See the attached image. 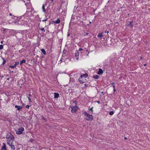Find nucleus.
Segmentation results:
<instances>
[{"label":"nucleus","mask_w":150,"mask_h":150,"mask_svg":"<svg viewBox=\"0 0 150 150\" xmlns=\"http://www.w3.org/2000/svg\"><path fill=\"white\" fill-rule=\"evenodd\" d=\"M113 87L114 89L115 88V85H113Z\"/></svg>","instance_id":"obj_34"},{"label":"nucleus","mask_w":150,"mask_h":150,"mask_svg":"<svg viewBox=\"0 0 150 150\" xmlns=\"http://www.w3.org/2000/svg\"><path fill=\"white\" fill-rule=\"evenodd\" d=\"M1 44H3V41H1Z\"/></svg>","instance_id":"obj_36"},{"label":"nucleus","mask_w":150,"mask_h":150,"mask_svg":"<svg viewBox=\"0 0 150 150\" xmlns=\"http://www.w3.org/2000/svg\"><path fill=\"white\" fill-rule=\"evenodd\" d=\"M29 106L28 105H27L25 106V108H29Z\"/></svg>","instance_id":"obj_27"},{"label":"nucleus","mask_w":150,"mask_h":150,"mask_svg":"<svg viewBox=\"0 0 150 150\" xmlns=\"http://www.w3.org/2000/svg\"><path fill=\"white\" fill-rule=\"evenodd\" d=\"M28 99L31 102V100L30 98L29 97H28Z\"/></svg>","instance_id":"obj_30"},{"label":"nucleus","mask_w":150,"mask_h":150,"mask_svg":"<svg viewBox=\"0 0 150 150\" xmlns=\"http://www.w3.org/2000/svg\"><path fill=\"white\" fill-rule=\"evenodd\" d=\"M114 114V112L113 111H111L109 112V115H112Z\"/></svg>","instance_id":"obj_21"},{"label":"nucleus","mask_w":150,"mask_h":150,"mask_svg":"<svg viewBox=\"0 0 150 150\" xmlns=\"http://www.w3.org/2000/svg\"><path fill=\"white\" fill-rule=\"evenodd\" d=\"M6 62V61L5 60H4L3 61V63H2V64L4 65L5 63Z\"/></svg>","instance_id":"obj_25"},{"label":"nucleus","mask_w":150,"mask_h":150,"mask_svg":"<svg viewBox=\"0 0 150 150\" xmlns=\"http://www.w3.org/2000/svg\"><path fill=\"white\" fill-rule=\"evenodd\" d=\"M85 86H87V85L86 84H85Z\"/></svg>","instance_id":"obj_43"},{"label":"nucleus","mask_w":150,"mask_h":150,"mask_svg":"<svg viewBox=\"0 0 150 150\" xmlns=\"http://www.w3.org/2000/svg\"><path fill=\"white\" fill-rule=\"evenodd\" d=\"M77 52L75 53V56L77 57L79 55V52L77 51H76Z\"/></svg>","instance_id":"obj_19"},{"label":"nucleus","mask_w":150,"mask_h":150,"mask_svg":"<svg viewBox=\"0 0 150 150\" xmlns=\"http://www.w3.org/2000/svg\"><path fill=\"white\" fill-rule=\"evenodd\" d=\"M25 60H22L20 63V65H22V64L23 63H25Z\"/></svg>","instance_id":"obj_16"},{"label":"nucleus","mask_w":150,"mask_h":150,"mask_svg":"<svg viewBox=\"0 0 150 150\" xmlns=\"http://www.w3.org/2000/svg\"><path fill=\"white\" fill-rule=\"evenodd\" d=\"M41 51L43 54H44L45 55L46 54V52L45 51V50L44 49H42L41 50Z\"/></svg>","instance_id":"obj_15"},{"label":"nucleus","mask_w":150,"mask_h":150,"mask_svg":"<svg viewBox=\"0 0 150 150\" xmlns=\"http://www.w3.org/2000/svg\"><path fill=\"white\" fill-rule=\"evenodd\" d=\"M3 48V45H0V50L2 49Z\"/></svg>","instance_id":"obj_23"},{"label":"nucleus","mask_w":150,"mask_h":150,"mask_svg":"<svg viewBox=\"0 0 150 150\" xmlns=\"http://www.w3.org/2000/svg\"><path fill=\"white\" fill-rule=\"evenodd\" d=\"M93 107H92L91 108L89 109V110H91L92 112H93Z\"/></svg>","instance_id":"obj_24"},{"label":"nucleus","mask_w":150,"mask_h":150,"mask_svg":"<svg viewBox=\"0 0 150 150\" xmlns=\"http://www.w3.org/2000/svg\"><path fill=\"white\" fill-rule=\"evenodd\" d=\"M10 146H11V149L13 150H14L15 149V147L14 145H13V142L11 143V144H8Z\"/></svg>","instance_id":"obj_10"},{"label":"nucleus","mask_w":150,"mask_h":150,"mask_svg":"<svg viewBox=\"0 0 150 150\" xmlns=\"http://www.w3.org/2000/svg\"><path fill=\"white\" fill-rule=\"evenodd\" d=\"M6 145L5 143H3V146L2 147L1 149V150H6Z\"/></svg>","instance_id":"obj_8"},{"label":"nucleus","mask_w":150,"mask_h":150,"mask_svg":"<svg viewBox=\"0 0 150 150\" xmlns=\"http://www.w3.org/2000/svg\"><path fill=\"white\" fill-rule=\"evenodd\" d=\"M84 114H85V115L87 117H88V116L89 115H90L88 113H87L86 112H84Z\"/></svg>","instance_id":"obj_20"},{"label":"nucleus","mask_w":150,"mask_h":150,"mask_svg":"<svg viewBox=\"0 0 150 150\" xmlns=\"http://www.w3.org/2000/svg\"><path fill=\"white\" fill-rule=\"evenodd\" d=\"M85 119L87 120H92L93 119V117L92 115H90L88 117H87Z\"/></svg>","instance_id":"obj_3"},{"label":"nucleus","mask_w":150,"mask_h":150,"mask_svg":"<svg viewBox=\"0 0 150 150\" xmlns=\"http://www.w3.org/2000/svg\"><path fill=\"white\" fill-rule=\"evenodd\" d=\"M19 64V62H16L14 66H16L18 65Z\"/></svg>","instance_id":"obj_22"},{"label":"nucleus","mask_w":150,"mask_h":150,"mask_svg":"<svg viewBox=\"0 0 150 150\" xmlns=\"http://www.w3.org/2000/svg\"><path fill=\"white\" fill-rule=\"evenodd\" d=\"M7 79V80H9V78H8V79Z\"/></svg>","instance_id":"obj_46"},{"label":"nucleus","mask_w":150,"mask_h":150,"mask_svg":"<svg viewBox=\"0 0 150 150\" xmlns=\"http://www.w3.org/2000/svg\"><path fill=\"white\" fill-rule=\"evenodd\" d=\"M86 35H88V33H86Z\"/></svg>","instance_id":"obj_45"},{"label":"nucleus","mask_w":150,"mask_h":150,"mask_svg":"<svg viewBox=\"0 0 150 150\" xmlns=\"http://www.w3.org/2000/svg\"><path fill=\"white\" fill-rule=\"evenodd\" d=\"M60 21L59 19H58L54 22V23H60Z\"/></svg>","instance_id":"obj_17"},{"label":"nucleus","mask_w":150,"mask_h":150,"mask_svg":"<svg viewBox=\"0 0 150 150\" xmlns=\"http://www.w3.org/2000/svg\"><path fill=\"white\" fill-rule=\"evenodd\" d=\"M9 15H10V16H12V14L11 13H10L9 14Z\"/></svg>","instance_id":"obj_39"},{"label":"nucleus","mask_w":150,"mask_h":150,"mask_svg":"<svg viewBox=\"0 0 150 150\" xmlns=\"http://www.w3.org/2000/svg\"><path fill=\"white\" fill-rule=\"evenodd\" d=\"M42 9L43 12L45 13L46 11H45V8L44 5H43L42 6Z\"/></svg>","instance_id":"obj_18"},{"label":"nucleus","mask_w":150,"mask_h":150,"mask_svg":"<svg viewBox=\"0 0 150 150\" xmlns=\"http://www.w3.org/2000/svg\"><path fill=\"white\" fill-rule=\"evenodd\" d=\"M78 59H79V58H78V57L77 58H76V59L77 60H78Z\"/></svg>","instance_id":"obj_41"},{"label":"nucleus","mask_w":150,"mask_h":150,"mask_svg":"<svg viewBox=\"0 0 150 150\" xmlns=\"http://www.w3.org/2000/svg\"><path fill=\"white\" fill-rule=\"evenodd\" d=\"M103 73V70L101 69H99V71L98 72V74H102Z\"/></svg>","instance_id":"obj_7"},{"label":"nucleus","mask_w":150,"mask_h":150,"mask_svg":"<svg viewBox=\"0 0 150 150\" xmlns=\"http://www.w3.org/2000/svg\"><path fill=\"white\" fill-rule=\"evenodd\" d=\"M15 107L17 108V109L18 111L20 110L22 108V107L21 106H19L17 105L15 106Z\"/></svg>","instance_id":"obj_6"},{"label":"nucleus","mask_w":150,"mask_h":150,"mask_svg":"<svg viewBox=\"0 0 150 150\" xmlns=\"http://www.w3.org/2000/svg\"><path fill=\"white\" fill-rule=\"evenodd\" d=\"M5 29H4V31H5Z\"/></svg>","instance_id":"obj_47"},{"label":"nucleus","mask_w":150,"mask_h":150,"mask_svg":"<svg viewBox=\"0 0 150 150\" xmlns=\"http://www.w3.org/2000/svg\"><path fill=\"white\" fill-rule=\"evenodd\" d=\"M115 24L116 25H118V22H117L115 23Z\"/></svg>","instance_id":"obj_33"},{"label":"nucleus","mask_w":150,"mask_h":150,"mask_svg":"<svg viewBox=\"0 0 150 150\" xmlns=\"http://www.w3.org/2000/svg\"><path fill=\"white\" fill-rule=\"evenodd\" d=\"M112 84L113 85H113H114L115 84V83L114 82H113L112 83Z\"/></svg>","instance_id":"obj_32"},{"label":"nucleus","mask_w":150,"mask_h":150,"mask_svg":"<svg viewBox=\"0 0 150 150\" xmlns=\"http://www.w3.org/2000/svg\"><path fill=\"white\" fill-rule=\"evenodd\" d=\"M78 109V107L77 106L73 107L72 108L71 111L72 112H76Z\"/></svg>","instance_id":"obj_4"},{"label":"nucleus","mask_w":150,"mask_h":150,"mask_svg":"<svg viewBox=\"0 0 150 150\" xmlns=\"http://www.w3.org/2000/svg\"><path fill=\"white\" fill-rule=\"evenodd\" d=\"M93 77L96 79H98L99 78V76L97 75H95L93 76Z\"/></svg>","instance_id":"obj_14"},{"label":"nucleus","mask_w":150,"mask_h":150,"mask_svg":"<svg viewBox=\"0 0 150 150\" xmlns=\"http://www.w3.org/2000/svg\"><path fill=\"white\" fill-rule=\"evenodd\" d=\"M114 92H115L116 91V89H115V88L114 89Z\"/></svg>","instance_id":"obj_37"},{"label":"nucleus","mask_w":150,"mask_h":150,"mask_svg":"<svg viewBox=\"0 0 150 150\" xmlns=\"http://www.w3.org/2000/svg\"><path fill=\"white\" fill-rule=\"evenodd\" d=\"M42 30L44 31V32L45 31V30H44V28H42L41 29Z\"/></svg>","instance_id":"obj_31"},{"label":"nucleus","mask_w":150,"mask_h":150,"mask_svg":"<svg viewBox=\"0 0 150 150\" xmlns=\"http://www.w3.org/2000/svg\"><path fill=\"white\" fill-rule=\"evenodd\" d=\"M133 21L131 22H129V23H127V26L128 27H129L131 28H132L133 27Z\"/></svg>","instance_id":"obj_5"},{"label":"nucleus","mask_w":150,"mask_h":150,"mask_svg":"<svg viewBox=\"0 0 150 150\" xmlns=\"http://www.w3.org/2000/svg\"><path fill=\"white\" fill-rule=\"evenodd\" d=\"M67 35H68V36H69L70 35V34H68Z\"/></svg>","instance_id":"obj_42"},{"label":"nucleus","mask_w":150,"mask_h":150,"mask_svg":"<svg viewBox=\"0 0 150 150\" xmlns=\"http://www.w3.org/2000/svg\"><path fill=\"white\" fill-rule=\"evenodd\" d=\"M146 64H144V66H146Z\"/></svg>","instance_id":"obj_44"},{"label":"nucleus","mask_w":150,"mask_h":150,"mask_svg":"<svg viewBox=\"0 0 150 150\" xmlns=\"http://www.w3.org/2000/svg\"><path fill=\"white\" fill-rule=\"evenodd\" d=\"M105 33H109V32L108 31H105Z\"/></svg>","instance_id":"obj_35"},{"label":"nucleus","mask_w":150,"mask_h":150,"mask_svg":"<svg viewBox=\"0 0 150 150\" xmlns=\"http://www.w3.org/2000/svg\"><path fill=\"white\" fill-rule=\"evenodd\" d=\"M103 33H99V34L97 35V37L98 38H101L103 36Z\"/></svg>","instance_id":"obj_9"},{"label":"nucleus","mask_w":150,"mask_h":150,"mask_svg":"<svg viewBox=\"0 0 150 150\" xmlns=\"http://www.w3.org/2000/svg\"><path fill=\"white\" fill-rule=\"evenodd\" d=\"M24 130V129L22 127H21L19 128L18 131L16 132V134H20L22 133Z\"/></svg>","instance_id":"obj_2"},{"label":"nucleus","mask_w":150,"mask_h":150,"mask_svg":"<svg viewBox=\"0 0 150 150\" xmlns=\"http://www.w3.org/2000/svg\"><path fill=\"white\" fill-rule=\"evenodd\" d=\"M16 67V66H9V68H15Z\"/></svg>","instance_id":"obj_26"},{"label":"nucleus","mask_w":150,"mask_h":150,"mask_svg":"<svg viewBox=\"0 0 150 150\" xmlns=\"http://www.w3.org/2000/svg\"><path fill=\"white\" fill-rule=\"evenodd\" d=\"M47 20V18H46V19H45L42 20V21L43 22H44V21H46Z\"/></svg>","instance_id":"obj_28"},{"label":"nucleus","mask_w":150,"mask_h":150,"mask_svg":"<svg viewBox=\"0 0 150 150\" xmlns=\"http://www.w3.org/2000/svg\"><path fill=\"white\" fill-rule=\"evenodd\" d=\"M97 102L98 103H100V102H99V101H97Z\"/></svg>","instance_id":"obj_40"},{"label":"nucleus","mask_w":150,"mask_h":150,"mask_svg":"<svg viewBox=\"0 0 150 150\" xmlns=\"http://www.w3.org/2000/svg\"><path fill=\"white\" fill-rule=\"evenodd\" d=\"M54 98H57L59 96V94L58 93H54Z\"/></svg>","instance_id":"obj_12"},{"label":"nucleus","mask_w":150,"mask_h":150,"mask_svg":"<svg viewBox=\"0 0 150 150\" xmlns=\"http://www.w3.org/2000/svg\"><path fill=\"white\" fill-rule=\"evenodd\" d=\"M6 138L7 140V144H11L14 139V136L11 134L8 133L6 135Z\"/></svg>","instance_id":"obj_1"},{"label":"nucleus","mask_w":150,"mask_h":150,"mask_svg":"<svg viewBox=\"0 0 150 150\" xmlns=\"http://www.w3.org/2000/svg\"><path fill=\"white\" fill-rule=\"evenodd\" d=\"M124 139H127V138L126 137H125Z\"/></svg>","instance_id":"obj_38"},{"label":"nucleus","mask_w":150,"mask_h":150,"mask_svg":"<svg viewBox=\"0 0 150 150\" xmlns=\"http://www.w3.org/2000/svg\"><path fill=\"white\" fill-rule=\"evenodd\" d=\"M79 80L80 83H82L84 82L82 80V78H81V77L79 79Z\"/></svg>","instance_id":"obj_11"},{"label":"nucleus","mask_w":150,"mask_h":150,"mask_svg":"<svg viewBox=\"0 0 150 150\" xmlns=\"http://www.w3.org/2000/svg\"><path fill=\"white\" fill-rule=\"evenodd\" d=\"M29 96H31L30 94H29Z\"/></svg>","instance_id":"obj_48"},{"label":"nucleus","mask_w":150,"mask_h":150,"mask_svg":"<svg viewBox=\"0 0 150 150\" xmlns=\"http://www.w3.org/2000/svg\"><path fill=\"white\" fill-rule=\"evenodd\" d=\"M81 77L82 78L83 77H86L88 76V74H86L82 75H81Z\"/></svg>","instance_id":"obj_13"},{"label":"nucleus","mask_w":150,"mask_h":150,"mask_svg":"<svg viewBox=\"0 0 150 150\" xmlns=\"http://www.w3.org/2000/svg\"><path fill=\"white\" fill-rule=\"evenodd\" d=\"M83 50V49H82V48H79V51H82Z\"/></svg>","instance_id":"obj_29"}]
</instances>
